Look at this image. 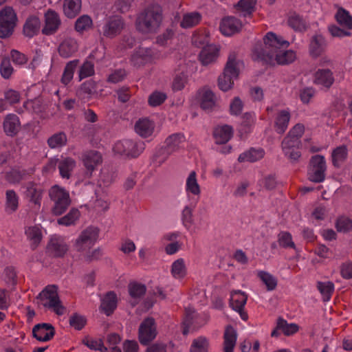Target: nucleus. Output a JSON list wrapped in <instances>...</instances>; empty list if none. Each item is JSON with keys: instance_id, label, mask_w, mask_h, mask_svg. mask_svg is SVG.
Here are the masks:
<instances>
[{"instance_id": "20e7f679", "label": "nucleus", "mask_w": 352, "mask_h": 352, "mask_svg": "<svg viewBox=\"0 0 352 352\" xmlns=\"http://www.w3.org/2000/svg\"><path fill=\"white\" fill-rule=\"evenodd\" d=\"M145 149V143L141 140H123L118 141L113 146L116 153L129 157H138Z\"/></svg>"}, {"instance_id": "49530a36", "label": "nucleus", "mask_w": 352, "mask_h": 352, "mask_svg": "<svg viewBox=\"0 0 352 352\" xmlns=\"http://www.w3.org/2000/svg\"><path fill=\"white\" fill-rule=\"evenodd\" d=\"M258 277L265 285L267 291H273L276 289L277 280L272 274L267 272L260 271L258 272Z\"/></svg>"}, {"instance_id": "338daca9", "label": "nucleus", "mask_w": 352, "mask_h": 352, "mask_svg": "<svg viewBox=\"0 0 352 352\" xmlns=\"http://www.w3.org/2000/svg\"><path fill=\"white\" fill-rule=\"evenodd\" d=\"M14 72V69L9 59L3 58L0 66V73L5 79H8Z\"/></svg>"}, {"instance_id": "de8ad7c7", "label": "nucleus", "mask_w": 352, "mask_h": 352, "mask_svg": "<svg viewBox=\"0 0 352 352\" xmlns=\"http://www.w3.org/2000/svg\"><path fill=\"white\" fill-rule=\"evenodd\" d=\"M25 234L28 238L32 241V247L33 249L36 248L42 239L41 230L36 226L29 227L25 230Z\"/></svg>"}, {"instance_id": "8fccbe9b", "label": "nucleus", "mask_w": 352, "mask_h": 352, "mask_svg": "<svg viewBox=\"0 0 352 352\" xmlns=\"http://www.w3.org/2000/svg\"><path fill=\"white\" fill-rule=\"evenodd\" d=\"M66 142L67 136L63 132L54 134L47 140V144L51 148L62 147L66 144Z\"/></svg>"}, {"instance_id": "79ce46f5", "label": "nucleus", "mask_w": 352, "mask_h": 352, "mask_svg": "<svg viewBox=\"0 0 352 352\" xmlns=\"http://www.w3.org/2000/svg\"><path fill=\"white\" fill-rule=\"evenodd\" d=\"M347 148L344 145L336 147L331 153L332 164L335 167H340V164L347 157Z\"/></svg>"}, {"instance_id": "58836bf2", "label": "nucleus", "mask_w": 352, "mask_h": 352, "mask_svg": "<svg viewBox=\"0 0 352 352\" xmlns=\"http://www.w3.org/2000/svg\"><path fill=\"white\" fill-rule=\"evenodd\" d=\"M94 56V52L91 53L88 56V58L86 59L83 62L82 65L80 67L78 70L79 81H81L84 78L91 77L94 75V63L89 60V58H92Z\"/></svg>"}, {"instance_id": "bb28decb", "label": "nucleus", "mask_w": 352, "mask_h": 352, "mask_svg": "<svg viewBox=\"0 0 352 352\" xmlns=\"http://www.w3.org/2000/svg\"><path fill=\"white\" fill-rule=\"evenodd\" d=\"M78 50L77 41L72 38L65 39L58 47V53L63 58H69Z\"/></svg>"}, {"instance_id": "f03ea898", "label": "nucleus", "mask_w": 352, "mask_h": 352, "mask_svg": "<svg viewBox=\"0 0 352 352\" xmlns=\"http://www.w3.org/2000/svg\"><path fill=\"white\" fill-rule=\"evenodd\" d=\"M36 303L58 316H63L67 309L63 305L58 294V287L54 285L46 286L36 296Z\"/></svg>"}, {"instance_id": "393cba45", "label": "nucleus", "mask_w": 352, "mask_h": 352, "mask_svg": "<svg viewBox=\"0 0 352 352\" xmlns=\"http://www.w3.org/2000/svg\"><path fill=\"white\" fill-rule=\"evenodd\" d=\"M214 138L217 144H226L232 137L233 129L229 125L217 126L214 131Z\"/></svg>"}, {"instance_id": "f704fd0d", "label": "nucleus", "mask_w": 352, "mask_h": 352, "mask_svg": "<svg viewBox=\"0 0 352 352\" xmlns=\"http://www.w3.org/2000/svg\"><path fill=\"white\" fill-rule=\"evenodd\" d=\"M81 8V0H64L63 11L69 19L76 17Z\"/></svg>"}, {"instance_id": "e433bc0d", "label": "nucleus", "mask_w": 352, "mask_h": 352, "mask_svg": "<svg viewBox=\"0 0 352 352\" xmlns=\"http://www.w3.org/2000/svg\"><path fill=\"white\" fill-rule=\"evenodd\" d=\"M256 121V115L253 112H246L242 116L239 131L243 134L252 132Z\"/></svg>"}, {"instance_id": "4be33fe9", "label": "nucleus", "mask_w": 352, "mask_h": 352, "mask_svg": "<svg viewBox=\"0 0 352 352\" xmlns=\"http://www.w3.org/2000/svg\"><path fill=\"white\" fill-rule=\"evenodd\" d=\"M219 47L215 45H206L199 53V60L204 65L216 60L219 55Z\"/></svg>"}, {"instance_id": "f257e3e1", "label": "nucleus", "mask_w": 352, "mask_h": 352, "mask_svg": "<svg viewBox=\"0 0 352 352\" xmlns=\"http://www.w3.org/2000/svg\"><path fill=\"white\" fill-rule=\"evenodd\" d=\"M289 43L274 33L270 32L266 34L263 41H258L252 49V58L255 60L265 64L288 65L293 63L296 58V52L287 50Z\"/></svg>"}, {"instance_id": "37998d69", "label": "nucleus", "mask_w": 352, "mask_h": 352, "mask_svg": "<svg viewBox=\"0 0 352 352\" xmlns=\"http://www.w3.org/2000/svg\"><path fill=\"white\" fill-rule=\"evenodd\" d=\"M277 328L280 329V331L287 336H290L296 333L299 327L294 323H288L287 320L283 318H278L277 320Z\"/></svg>"}, {"instance_id": "2f4dec72", "label": "nucleus", "mask_w": 352, "mask_h": 352, "mask_svg": "<svg viewBox=\"0 0 352 352\" xmlns=\"http://www.w3.org/2000/svg\"><path fill=\"white\" fill-rule=\"evenodd\" d=\"M79 62L78 59H74L66 64L60 79L62 84L67 85L70 83L74 78V72L78 66Z\"/></svg>"}, {"instance_id": "774afa93", "label": "nucleus", "mask_w": 352, "mask_h": 352, "mask_svg": "<svg viewBox=\"0 0 352 352\" xmlns=\"http://www.w3.org/2000/svg\"><path fill=\"white\" fill-rule=\"evenodd\" d=\"M10 57L12 62L16 65H23L28 62V57L25 54L16 50H12L10 52Z\"/></svg>"}, {"instance_id": "4468645a", "label": "nucleus", "mask_w": 352, "mask_h": 352, "mask_svg": "<svg viewBox=\"0 0 352 352\" xmlns=\"http://www.w3.org/2000/svg\"><path fill=\"white\" fill-rule=\"evenodd\" d=\"M25 195L29 201L37 208H40L44 189L39 184L28 182L25 185Z\"/></svg>"}, {"instance_id": "c85d7f7f", "label": "nucleus", "mask_w": 352, "mask_h": 352, "mask_svg": "<svg viewBox=\"0 0 352 352\" xmlns=\"http://www.w3.org/2000/svg\"><path fill=\"white\" fill-rule=\"evenodd\" d=\"M185 190L188 195H192L199 197L201 193V188L197 181V176L195 171L190 173L186 180Z\"/></svg>"}, {"instance_id": "aec40b11", "label": "nucleus", "mask_w": 352, "mask_h": 352, "mask_svg": "<svg viewBox=\"0 0 352 352\" xmlns=\"http://www.w3.org/2000/svg\"><path fill=\"white\" fill-rule=\"evenodd\" d=\"M128 288L131 297L129 303L135 307L144 296L146 291V286L137 282H132L129 283Z\"/></svg>"}, {"instance_id": "0eeeda50", "label": "nucleus", "mask_w": 352, "mask_h": 352, "mask_svg": "<svg viewBox=\"0 0 352 352\" xmlns=\"http://www.w3.org/2000/svg\"><path fill=\"white\" fill-rule=\"evenodd\" d=\"M99 230L89 226L81 232L77 238L75 247L77 251L87 252L96 243L98 239Z\"/></svg>"}, {"instance_id": "c756f323", "label": "nucleus", "mask_w": 352, "mask_h": 352, "mask_svg": "<svg viewBox=\"0 0 352 352\" xmlns=\"http://www.w3.org/2000/svg\"><path fill=\"white\" fill-rule=\"evenodd\" d=\"M48 250L55 256L61 257L67 251V246L61 238L55 237L51 239L48 245Z\"/></svg>"}, {"instance_id": "6e6552de", "label": "nucleus", "mask_w": 352, "mask_h": 352, "mask_svg": "<svg viewBox=\"0 0 352 352\" xmlns=\"http://www.w3.org/2000/svg\"><path fill=\"white\" fill-rule=\"evenodd\" d=\"M157 324L154 318L147 317L140 323L138 329V339L141 344L148 345L157 336Z\"/></svg>"}, {"instance_id": "09e8293b", "label": "nucleus", "mask_w": 352, "mask_h": 352, "mask_svg": "<svg viewBox=\"0 0 352 352\" xmlns=\"http://www.w3.org/2000/svg\"><path fill=\"white\" fill-rule=\"evenodd\" d=\"M346 25V30L341 28L335 24H331L329 26L328 30L331 35L333 37L342 38L351 35L349 30H352V23H345Z\"/></svg>"}, {"instance_id": "a18cd8bd", "label": "nucleus", "mask_w": 352, "mask_h": 352, "mask_svg": "<svg viewBox=\"0 0 352 352\" xmlns=\"http://www.w3.org/2000/svg\"><path fill=\"white\" fill-rule=\"evenodd\" d=\"M87 323V318L78 313L72 314L69 318V324L70 327L77 331L82 330L86 326Z\"/></svg>"}, {"instance_id": "a211bd4d", "label": "nucleus", "mask_w": 352, "mask_h": 352, "mask_svg": "<svg viewBox=\"0 0 352 352\" xmlns=\"http://www.w3.org/2000/svg\"><path fill=\"white\" fill-rule=\"evenodd\" d=\"M153 52L148 47H140L134 52L131 58L132 64L135 67L142 66L152 60Z\"/></svg>"}, {"instance_id": "0e129e2a", "label": "nucleus", "mask_w": 352, "mask_h": 352, "mask_svg": "<svg viewBox=\"0 0 352 352\" xmlns=\"http://www.w3.org/2000/svg\"><path fill=\"white\" fill-rule=\"evenodd\" d=\"M336 227L340 232H347L352 228V221L347 217H341L337 219Z\"/></svg>"}, {"instance_id": "680f3d73", "label": "nucleus", "mask_w": 352, "mask_h": 352, "mask_svg": "<svg viewBox=\"0 0 352 352\" xmlns=\"http://www.w3.org/2000/svg\"><path fill=\"white\" fill-rule=\"evenodd\" d=\"M244 103L241 99L236 96L234 97L230 103V113L232 116H239L243 109Z\"/></svg>"}, {"instance_id": "9d476101", "label": "nucleus", "mask_w": 352, "mask_h": 352, "mask_svg": "<svg viewBox=\"0 0 352 352\" xmlns=\"http://www.w3.org/2000/svg\"><path fill=\"white\" fill-rule=\"evenodd\" d=\"M282 150L284 155L291 161L296 162L301 154L299 148L301 146L300 140L287 135L282 141Z\"/></svg>"}, {"instance_id": "052dcab7", "label": "nucleus", "mask_w": 352, "mask_h": 352, "mask_svg": "<svg viewBox=\"0 0 352 352\" xmlns=\"http://www.w3.org/2000/svg\"><path fill=\"white\" fill-rule=\"evenodd\" d=\"M17 17L11 7H6L0 11V22H16Z\"/></svg>"}, {"instance_id": "72a5a7b5", "label": "nucleus", "mask_w": 352, "mask_h": 352, "mask_svg": "<svg viewBox=\"0 0 352 352\" xmlns=\"http://www.w3.org/2000/svg\"><path fill=\"white\" fill-rule=\"evenodd\" d=\"M265 154L263 148H252L250 150L241 153L238 158L239 162H254L263 157Z\"/></svg>"}, {"instance_id": "2eb2a0df", "label": "nucleus", "mask_w": 352, "mask_h": 352, "mask_svg": "<svg viewBox=\"0 0 352 352\" xmlns=\"http://www.w3.org/2000/svg\"><path fill=\"white\" fill-rule=\"evenodd\" d=\"M82 161L87 169L86 175L91 177L92 172L102 163V155L97 151H88L83 154Z\"/></svg>"}, {"instance_id": "4c0bfd02", "label": "nucleus", "mask_w": 352, "mask_h": 352, "mask_svg": "<svg viewBox=\"0 0 352 352\" xmlns=\"http://www.w3.org/2000/svg\"><path fill=\"white\" fill-rule=\"evenodd\" d=\"M197 205V200L191 201L186 205L182 212V221L186 229H190L193 223L192 212Z\"/></svg>"}, {"instance_id": "bf43d9fd", "label": "nucleus", "mask_w": 352, "mask_h": 352, "mask_svg": "<svg viewBox=\"0 0 352 352\" xmlns=\"http://www.w3.org/2000/svg\"><path fill=\"white\" fill-rule=\"evenodd\" d=\"M167 96L165 93L155 91L148 97V104L151 107H157L162 104L166 99Z\"/></svg>"}, {"instance_id": "3c124183", "label": "nucleus", "mask_w": 352, "mask_h": 352, "mask_svg": "<svg viewBox=\"0 0 352 352\" xmlns=\"http://www.w3.org/2000/svg\"><path fill=\"white\" fill-rule=\"evenodd\" d=\"M208 340L202 336L195 339L190 346V352H208Z\"/></svg>"}, {"instance_id": "1a4fd4ad", "label": "nucleus", "mask_w": 352, "mask_h": 352, "mask_svg": "<svg viewBox=\"0 0 352 352\" xmlns=\"http://www.w3.org/2000/svg\"><path fill=\"white\" fill-rule=\"evenodd\" d=\"M327 169L325 158L322 155H316L310 160L309 178L316 183L322 182L325 178Z\"/></svg>"}, {"instance_id": "ea45409f", "label": "nucleus", "mask_w": 352, "mask_h": 352, "mask_svg": "<svg viewBox=\"0 0 352 352\" xmlns=\"http://www.w3.org/2000/svg\"><path fill=\"white\" fill-rule=\"evenodd\" d=\"M196 314L190 308L186 309L185 316L182 322V333L184 336L188 335L190 329H195L197 327L194 324Z\"/></svg>"}, {"instance_id": "39448f33", "label": "nucleus", "mask_w": 352, "mask_h": 352, "mask_svg": "<svg viewBox=\"0 0 352 352\" xmlns=\"http://www.w3.org/2000/svg\"><path fill=\"white\" fill-rule=\"evenodd\" d=\"M239 76V69L235 55H230L223 73L218 78V85L221 90L226 91L234 85V80Z\"/></svg>"}, {"instance_id": "9b49d317", "label": "nucleus", "mask_w": 352, "mask_h": 352, "mask_svg": "<svg viewBox=\"0 0 352 352\" xmlns=\"http://www.w3.org/2000/svg\"><path fill=\"white\" fill-rule=\"evenodd\" d=\"M247 300V294L241 290H234L230 294V306L233 310L239 314L243 320H246L248 318L247 313L244 311Z\"/></svg>"}, {"instance_id": "423d86ee", "label": "nucleus", "mask_w": 352, "mask_h": 352, "mask_svg": "<svg viewBox=\"0 0 352 352\" xmlns=\"http://www.w3.org/2000/svg\"><path fill=\"white\" fill-rule=\"evenodd\" d=\"M49 195L51 200L54 202L53 213L56 215H60L65 212L71 201L69 192L56 185L51 188Z\"/></svg>"}, {"instance_id": "dca6fc26", "label": "nucleus", "mask_w": 352, "mask_h": 352, "mask_svg": "<svg viewBox=\"0 0 352 352\" xmlns=\"http://www.w3.org/2000/svg\"><path fill=\"white\" fill-rule=\"evenodd\" d=\"M155 127V122L147 118H140L134 126L136 133L143 138L151 137L154 133Z\"/></svg>"}, {"instance_id": "7ed1b4c3", "label": "nucleus", "mask_w": 352, "mask_h": 352, "mask_svg": "<svg viewBox=\"0 0 352 352\" xmlns=\"http://www.w3.org/2000/svg\"><path fill=\"white\" fill-rule=\"evenodd\" d=\"M185 140V136L182 133L170 135L165 140L164 146L155 154L154 162L159 165L164 163L171 153L179 148L180 144L184 143Z\"/></svg>"}, {"instance_id": "412c9836", "label": "nucleus", "mask_w": 352, "mask_h": 352, "mask_svg": "<svg viewBox=\"0 0 352 352\" xmlns=\"http://www.w3.org/2000/svg\"><path fill=\"white\" fill-rule=\"evenodd\" d=\"M21 123L19 117L14 113L8 114L3 121V130L8 136H14L19 132Z\"/></svg>"}, {"instance_id": "69168bd1", "label": "nucleus", "mask_w": 352, "mask_h": 352, "mask_svg": "<svg viewBox=\"0 0 352 352\" xmlns=\"http://www.w3.org/2000/svg\"><path fill=\"white\" fill-rule=\"evenodd\" d=\"M261 186L267 190H272L275 188L277 181L275 175L270 174L264 176L259 182Z\"/></svg>"}, {"instance_id": "a19ab883", "label": "nucleus", "mask_w": 352, "mask_h": 352, "mask_svg": "<svg viewBox=\"0 0 352 352\" xmlns=\"http://www.w3.org/2000/svg\"><path fill=\"white\" fill-rule=\"evenodd\" d=\"M76 166L74 160L70 157H67L61 160L58 164V169L60 175L63 178L69 179L71 175V172L73 170Z\"/></svg>"}, {"instance_id": "5701e85b", "label": "nucleus", "mask_w": 352, "mask_h": 352, "mask_svg": "<svg viewBox=\"0 0 352 352\" xmlns=\"http://www.w3.org/2000/svg\"><path fill=\"white\" fill-rule=\"evenodd\" d=\"M291 115L288 109L280 110L276 113L274 127L278 133L282 134L285 132L288 127Z\"/></svg>"}, {"instance_id": "5fc2aeb1", "label": "nucleus", "mask_w": 352, "mask_h": 352, "mask_svg": "<svg viewBox=\"0 0 352 352\" xmlns=\"http://www.w3.org/2000/svg\"><path fill=\"white\" fill-rule=\"evenodd\" d=\"M278 241L279 245L283 248H296V245L292 241V236L288 232H280L278 235Z\"/></svg>"}, {"instance_id": "603ef678", "label": "nucleus", "mask_w": 352, "mask_h": 352, "mask_svg": "<svg viewBox=\"0 0 352 352\" xmlns=\"http://www.w3.org/2000/svg\"><path fill=\"white\" fill-rule=\"evenodd\" d=\"M219 30L222 34L230 36L239 32L242 28V23H219Z\"/></svg>"}, {"instance_id": "e2e57ef3", "label": "nucleus", "mask_w": 352, "mask_h": 352, "mask_svg": "<svg viewBox=\"0 0 352 352\" xmlns=\"http://www.w3.org/2000/svg\"><path fill=\"white\" fill-rule=\"evenodd\" d=\"M122 23H105L103 27L104 35L107 37H113L120 33L122 28Z\"/></svg>"}, {"instance_id": "c9c22d12", "label": "nucleus", "mask_w": 352, "mask_h": 352, "mask_svg": "<svg viewBox=\"0 0 352 352\" xmlns=\"http://www.w3.org/2000/svg\"><path fill=\"white\" fill-rule=\"evenodd\" d=\"M170 273L175 279L181 280L187 274V268L184 258H177L171 265Z\"/></svg>"}, {"instance_id": "6e6d98bb", "label": "nucleus", "mask_w": 352, "mask_h": 352, "mask_svg": "<svg viewBox=\"0 0 352 352\" xmlns=\"http://www.w3.org/2000/svg\"><path fill=\"white\" fill-rule=\"evenodd\" d=\"M188 81V76L187 74L181 72L177 74L173 81V89L175 91L182 90Z\"/></svg>"}, {"instance_id": "6ab92c4d", "label": "nucleus", "mask_w": 352, "mask_h": 352, "mask_svg": "<svg viewBox=\"0 0 352 352\" xmlns=\"http://www.w3.org/2000/svg\"><path fill=\"white\" fill-rule=\"evenodd\" d=\"M314 83L326 88H329L334 82L332 71L328 68L318 69L314 74Z\"/></svg>"}, {"instance_id": "cd10ccee", "label": "nucleus", "mask_w": 352, "mask_h": 352, "mask_svg": "<svg viewBox=\"0 0 352 352\" xmlns=\"http://www.w3.org/2000/svg\"><path fill=\"white\" fill-rule=\"evenodd\" d=\"M117 296L113 292H109L102 298L101 308L107 316L113 314L117 307Z\"/></svg>"}, {"instance_id": "13d9d810", "label": "nucleus", "mask_w": 352, "mask_h": 352, "mask_svg": "<svg viewBox=\"0 0 352 352\" xmlns=\"http://www.w3.org/2000/svg\"><path fill=\"white\" fill-rule=\"evenodd\" d=\"M96 88V83L94 81L89 80L84 82L80 87L77 94L80 97H87L91 96Z\"/></svg>"}, {"instance_id": "864d4df0", "label": "nucleus", "mask_w": 352, "mask_h": 352, "mask_svg": "<svg viewBox=\"0 0 352 352\" xmlns=\"http://www.w3.org/2000/svg\"><path fill=\"white\" fill-rule=\"evenodd\" d=\"M80 216V212L78 209L72 208L68 214L58 219L60 225L66 226L74 224Z\"/></svg>"}, {"instance_id": "7c9ffc66", "label": "nucleus", "mask_w": 352, "mask_h": 352, "mask_svg": "<svg viewBox=\"0 0 352 352\" xmlns=\"http://www.w3.org/2000/svg\"><path fill=\"white\" fill-rule=\"evenodd\" d=\"M223 338L224 352H233L236 342V333L234 329L231 326L227 327Z\"/></svg>"}, {"instance_id": "473e14b6", "label": "nucleus", "mask_w": 352, "mask_h": 352, "mask_svg": "<svg viewBox=\"0 0 352 352\" xmlns=\"http://www.w3.org/2000/svg\"><path fill=\"white\" fill-rule=\"evenodd\" d=\"M256 0H240L234 8L241 16H248L252 14L255 10Z\"/></svg>"}, {"instance_id": "4d7b16f0", "label": "nucleus", "mask_w": 352, "mask_h": 352, "mask_svg": "<svg viewBox=\"0 0 352 352\" xmlns=\"http://www.w3.org/2000/svg\"><path fill=\"white\" fill-rule=\"evenodd\" d=\"M82 343L91 350L99 351L100 352H105L107 350L100 339L94 340L90 339L89 337H85L82 340Z\"/></svg>"}, {"instance_id": "f3484780", "label": "nucleus", "mask_w": 352, "mask_h": 352, "mask_svg": "<svg viewBox=\"0 0 352 352\" xmlns=\"http://www.w3.org/2000/svg\"><path fill=\"white\" fill-rule=\"evenodd\" d=\"M200 106L205 111H211L217 104V98L208 88H203L199 92Z\"/></svg>"}, {"instance_id": "ddd939ff", "label": "nucleus", "mask_w": 352, "mask_h": 352, "mask_svg": "<svg viewBox=\"0 0 352 352\" xmlns=\"http://www.w3.org/2000/svg\"><path fill=\"white\" fill-rule=\"evenodd\" d=\"M55 335V329L50 323H39L34 326L32 336L39 342H47Z\"/></svg>"}, {"instance_id": "c03bdc74", "label": "nucleus", "mask_w": 352, "mask_h": 352, "mask_svg": "<svg viewBox=\"0 0 352 352\" xmlns=\"http://www.w3.org/2000/svg\"><path fill=\"white\" fill-rule=\"evenodd\" d=\"M317 288L322 296L323 300L329 301L334 291V285L333 283L318 282Z\"/></svg>"}, {"instance_id": "b1692460", "label": "nucleus", "mask_w": 352, "mask_h": 352, "mask_svg": "<svg viewBox=\"0 0 352 352\" xmlns=\"http://www.w3.org/2000/svg\"><path fill=\"white\" fill-rule=\"evenodd\" d=\"M327 43L324 37L320 34L314 36L310 42L309 52L313 57L320 56L326 50Z\"/></svg>"}, {"instance_id": "a878e982", "label": "nucleus", "mask_w": 352, "mask_h": 352, "mask_svg": "<svg viewBox=\"0 0 352 352\" xmlns=\"http://www.w3.org/2000/svg\"><path fill=\"white\" fill-rule=\"evenodd\" d=\"M19 205V197L14 190H8L6 192L5 212L7 214L15 212Z\"/></svg>"}, {"instance_id": "f8f14e48", "label": "nucleus", "mask_w": 352, "mask_h": 352, "mask_svg": "<svg viewBox=\"0 0 352 352\" xmlns=\"http://www.w3.org/2000/svg\"><path fill=\"white\" fill-rule=\"evenodd\" d=\"M162 7L158 4H152L138 16L136 22H162Z\"/></svg>"}]
</instances>
